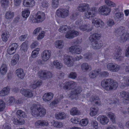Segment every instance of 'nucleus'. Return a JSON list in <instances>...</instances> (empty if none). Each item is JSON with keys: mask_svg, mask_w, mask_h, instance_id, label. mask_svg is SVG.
<instances>
[{"mask_svg": "<svg viewBox=\"0 0 129 129\" xmlns=\"http://www.w3.org/2000/svg\"><path fill=\"white\" fill-rule=\"evenodd\" d=\"M89 5L87 4H82L79 5L78 7L79 11L83 12L87 10V12L85 14L86 17L90 19L94 16L96 13V8L93 7L89 8Z\"/></svg>", "mask_w": 129, "mask_h": 129, "instance_id": "1", "label": "nucleus"}, {"mask_svg": "<svg viewBox=\"0 0 129 129\" xmlns=\"http://www.w3.org/2000/svg\"><path fill=\"white\" fill-rule=\"evenodd\" d=\"M101 85L104 89L108 91L114 90L118 86L117 82L110 78L103 80L101 82Z\"/></svg>", "mask_w": 129, "mask_h": 129, "instance_id": "2", "label": "nucleus"}, {"mask_svg": "<svg viewBox=\"0 0 129 129\" xmlns=\"http://www.w3.org/2000/svg\"><path fill=\"white\" fill-rule=\"evenodd\" d=\"M31 115L35 117H43L46 113L45 109L36 104H33L30 108Z\"/></svg>", "mask_w": 129, "mask_h": 129, "instance_id": "3", "label": "nucleus"}, {"mask_svg": "<svg viewBox=\"0 0 129 129\" xmlns=\"http://www.w3.org/2000/svg\"><path fill=\"white\" fill-rule=\"evenodd\" d=\"M101 35L97 33H94L90 37L89 40L91 43L92 48L95 49H100L103 45L102 42L98 41L100 38Z\"/></svg>", "mask_w": 129, "mask_h": 129, "instance_id": "4", "label": "nucleus"}, {"mask_svg": "<svg viewBox=\"0 0 129 129\" xmlns=\"http://www.w3.org/2000/svg\"><path fill=\"white\" fill-rule=\"evenodd\" d=\"M56 14L59 18H64L67 17L69 15V7L67 6L66 8H59L56 11Z\"/></svg>", "mask_w": 129, "mask_h": 129, "instance_id": "5", "label": "nucleus"}, {"mask_svg": "<svg viewBox=\"0 0 129 129\" xmlns=\"http://www.w3.org/2000/svg\"><path fill=\"white\" fill-rule=\"evenodd\" d=\"M67 30L68 32L65 35V37L68 39H70L72 38L73 36V31L71 30V27L70 26L68 27L66 25H62L60 26L58 30L62 33H66Z\"/></svg>", "mask_w": 129, "mask_h": 129, "instance_id": "6", "label": "nucleus"}, {"mask_svg": "<svg viewBox=\"0 0 129 129\" xmlns=\"http://www.w3.org/2000/svg\"><path fill=\"white\" fill-rule=\"evenodd\" d=\"M45 18V14L42 12L39 11L37 13L36 17L33 21L34 23H39L43 21Z\"/></svg>", "mask_w": 129, "mask_h": 129, "instance_id": "7", "label": "nucleus"}, {"mask_svg": "<svg viewBox=\"0 0 129 129\" xmlns=\"http://www.w3.org/2000/svg\"><path fill=\"white\" fill-rule=\"evenodd\" d=\"M74 88L73 91V99L77 100L78 98V94L80 93L82 91V89L80 87L77 86L76 83L73 81V89Z\"/></svg>", "mask_w": 129, "mask_h": 129, "instance_id": "8", "label": "nucleus"}, {"mask_svg": "<svg viewBox=\"0 0 129 129\" xmlns=\"http://www.w3.org/2000/svg\"><path fill=\"white\" fill-rule=\"evenodd\" d=\"M95 16V15L91 19H92V23H93L95 26L97 27H101L103 26L104 25V23L103 21L98 18L94 17Z\"/></svg>", "mask_w": 129, "mask_h": 129, "instance_id": "9", "label": "nucleus"}, {"mask_svg": "<svg viewBox=\"0 0 129 129\" xmlns=\"http://www.w3.org/2000/svg\"><path fill=\"white\" fill-rule=\"evenodd\" d=\"M107 67L108 70L113 72L118 71L120 68L119 66L118 65L112 63H108Z\"/></svg>", "mask_w": 129, "mask_h": 129, "instance_id": "10", "label": "nucleus"}, {"mask_svg": "<svg viewBox=\"0 0 129 129\" xmlns=\"http://www.w3.org/2000/svg\"><path fill=\"white\" fill-rule=\"evenodd\" d=\"M51 52L50 50H46L43 51L41 54L42 60L44 62L46 61L50 57Z\"/></svg>", "mask_w": 129, "mask_h": 129, "instance_id": "11", "label": "nucleus"}, {"mask_svg": "<svg viewBox=\"0 0 129 129\" xmlns=\"http://www.w3.org/2000/svg\"><path fill=\"white\" fill-rule=\"evenodd\" d=\"M20 92L25 97L28 98L32 97L33 95L32 91L29 89L22 88L20 90Z\"/></svg>", "mask_w": 129, "mask_h": 129, "instance_id": "12", "label": "nucleus"}, {"mask_svg": "<svg viewBox=\"0 0 129 129\" xmlns=\"http://www.w3.org/2000/svg\"><path fill=\"white\" fill-rule=\"evenodd\" d=\"M97 119L102 125L107 124L109 121L108 118L105 115H100L97 118Z\"/></svg>", "mask_w": 129, "mask_h": 129, "instance_id": "13", "label": "nucleus"}, {"mask_svg": "<svg viewBox=\"0 0 129 129\" xmlns=\"http://www.w3.org/2000/svg\"><path fill=\"white\" fill-rule=\"evenodd\" d=\"M49 123L47 120H40L37 121L35 123V126L38 128H39L41 126H47Z\"/></svg>", "mask_w": 129, "mask_h": 129, "instance_id": "14", "label": "nucleus"}, {"mask_svg": "<svg viewBox=\"0 0 129 129\" xmlns=\"http://www.w3.org/2000/svg\"><path fill=\"white\" fill-rule=\"evenodd\" d=\"M53 94L52 93L49 92L45 93L43 96V100L45 102H48L50 101L52 98Z\"/></svg>", "mask_w": 129, "mask_h": 129, "instance_id": "15", "label": "nucleus"}, {"mask_svg": "<svg viewBox=\"0 0 129 129\" xmlns=\"http://www.w3.org/2000/svg\"><path fill=\"white\" fill-rule=\"evenodd\" d=\"M90 101L91 102H94L95 104L100 106L101 105V102L100 99L96 95H92L90 97Z\"/></svg>", "mask_w": 129, "mask_h": 129, "instance_id": "16", "label": "nucleus"}, {"mask_svg": "<svg viewBox=\"0 0 129 129\" xmlns=\"http://www.w3.org/2000/svg\"><path fill=\"white\" fill-rule=\"evenodd\" d=\"M12 120L13 121V123L17 125H21L24 124L25 123V121L22 118H20L17 119L15 117L12 118Z\"/></svg>", "mask_w": 129, "mask_h": 129, "instance_id": "17", "label": "nucleus"}, {"mask_svg": "<svg viewBox=\"0 0 129 129\" xmlns=\"http://www.w3.org/2000/svg\"><path fill=\"white\" fill-rule=\"evenodd\" d=\"M72 58V56H70L66 55L64 56L63 59L64 63L69 67H71L73 65L72 63L71 62V60Z\"/></svg>", "mask_w": 129, "mask_h": 129, "instance_id": "18", "label": "nucleus"}, {"mask_svg": "<svg viewBox=\"0 0 129 129\" xmlns=\"http://www.w3.org/2000/svg\"><path fill=\"white\" fill-rule=\"evenodd\" d=\"M16 75L18 79H22L24 77L25 74L22 69H17L15 71Z\"/></svg>", "mask_w": 129, "mask_h": 129, "instance_id": "19", "label": "nucleus"}, {"mask_svg": "<svg viewBox=\"0 0 129 129\" xmlns=\"http://www.w3.org/2000/svg\"><path fill=\"white\" fill-rule=\"evenodd\" d=\"M99 9L101 12L105 13L104 14L106 15H108L111 11L110 8L106 5L103 6L102 7H101L99 8Z\"/></svg>", "mask_w": 129, "mask_h": 129, "instance_id": "20", "label": "nucleus"}, {"mask_svg": "<svg viewBox=\"0 0 129 129\" xmlns=\"http://www.w3.org/2000/svg\"><path fill=\"white\" fill-rule=\"evenodd\" d=\"M120 94L123 97L124 100L123 102L126 104L128 103L129 102V93L128 92L122 91L120 92Z\"/></svg>", "mask_w": 129, "mask_h": 129, "instance_id": "21", "label": "nucleus"}, {"mask_svg": "<svg viewBox=\"0 0 129 129\" xmlns=\"http://www.w3.org/2000/svg\"><path fill=\"white\" fill-rule=\"evenodd\" d=\"M125 28L123 26H120L116 29L115 30V35L118 36L124 33L125 31Z\"/></svg>", "mask_w": 129, "mask_h": 129, "instance_id": "22", "label": "nucleus"}, {"mask_svg": "<svg viewBox=\"0 0 129 129\" xmlns=\"http://www.w3.org/2000/svg\"><path fill=\"white\" fill-rule=\"evenodd\" d=\"M35 4V2L33 0H24L23 2V5L26 7H32Z\"/></svg>", "mask_w": 129, "mask_h": 129, "instance_id": "23", "label": "nucleus"}, {"mask_svg": "<svg viewBox=\"0 0 129 129\" xmlns=\"http://www.w3.org/2000/svg\"><path fill=\"white\" fill-rule=\"evenodd\" d=\"M100 72L99 69L92 71L89 73V76L91 78H94L99 74Z\"/></svg>", "mask_w": 129, "mask_h": 129, "instance_id": "24", "label": "nucleus"}, {"mask_svg": "<svg viewBox=\"0 0 129 129\" xmlns=\"http://www.w3.org/2000/svg\"><path fill=\"white\" fill-rule=\"evenodd\" d=\"M14 12L10 11H8L5 14V17L7 20H11L13 19L14 17Z\"/></svg>", "mask_w": 129, "mask_h": 129, "instance_id": "25", "label": "nucleus"}, {"mask_svg": "<svg viewBox=\"0 0 129 129\" xmlns=\"http://www.w3.org/2000/svg\"><path fill=\"white\" fill-rule=\"evenodd\" d=\"M55 118L58 119H62L66 117V114L64 112H60L56 113L55 114Z\"/></svg>", "mask_w": 129, "mask_h": 129, "instance_id": "26", "label": "nucleus"}, {"mask_svg": "<svg viewBox=\"0 0 129 129\" xmlns=\"http://www.w3.org/2000/svg\"><path fill=\"white\" fill-rule=\"evenodd\" d=\"M10 37L9 32L7 31L3 32L2 34V39L3 41L5 42H7Z\"/></svg>", "mask_w": 129, "mask_h": 129, "instance_id": "27", "label": "nucleus"}, {"mask_svg": "<svg viewBox=\"0 0 129 129\" xmlns=\"http://www.w3.org/2000/svg\"><path fill=\"white\" fill-rule=\"evenodd\" d=\"M28 41H26L22 43L20 46V49L21 51L24 52H26L27 50Z\"/></svg>", "mask_w": 129, "mask_h": 129, "instance_id": "28", "label": "nucleus"}, {"mask_svg": "<svg viewBox=\"0 0 129 129\" xmlns=\"http://www.w3.org/2000/svg\"><path fill=\"white\" fill-rule=\"evenodd\" d=\"M82 49L81 47L78 45H74V46H73V51H74L75 54H80L82 51Z\"/></svg>", "mask_w": 129, "mask_h": 129, "instance_id": "29", "label": "nucleus"}, {"mask_svg": "<svg viewBox=\"0 0 129 129\" xmlns=\"http://www.w3.org/2000/svg\"><path fill=\"white\" fill-rule=\"evenodd\" d=\"M7 65L5 64H3L0 68V72L1 74L3 75L5 74L7 72Z\"/></svg>", "mask_w": 129, "mask_h": 129, "instance_id": "30", "label": "nucleus"}, {"mask_svg": "<svg viewBox=\"0 0 129 129\" xmlns=\"http://www.w3.org/2000/svg\"><path fill=\"white\" fill-rule=\"evenodd\" d=\"M123 15L122 13H117L115 14L114 17L116 19L121 21L123 19Z\"/></svg>", "mask_w": 129, "mask_h": 129, "instance_id": "31", "label": "nucleus"}, {"mask_svg": "<svg viewBox=\"0 0 129 129\" xmlns=\"http://www.w3.org/2000/svg\"><path fill=\"white\" fill-rule=\"evenodd\" d=\"M55 44V47L59 49L62 48L63 46V43L62 40H58L56 41Z\"/></svg>", "mask_w": 129, "mask_h": 129, "instance_id": "32", "label": "nucleus"}, {"mask_svg": "<svg viewBox=\"0 0 129 129\" xmlns=\"http://www.w3.org/2000/svg\"><path fill=\"white\" fill-rule=\"evenodd\" d=\"M90 116H93L96 114L98 111V109L97 108L91 107L90 108Z\"/></svg>", "mask_w": 129, "mask_h": 129, "instance_id": "33", "label": "nucleus"}, {"mask_svg": "<svg viewBox=\"0 0 129 129\" xmlns=\"http://www.w3.org/2000/svg\"><path fill=\"white\" fill-rule=\"evenodd\" d=\"M129 37V34L128 33H124L121 36L120 40L123 42H125L128 39Z\"/></svg>", "mask_w": 129, "mask_h": 129, "instance_id": "34", "label": "nucleus"}, {"mask_svg": "<svg viewBox=\"0 0 129 129\" xmlns=\"http://www.w3.org/2000/svg\"><path fill=\"white\" fill-rule=\"evenodd\" d=\"M65 85L63 87L64 89H70L73 86V82L72 81L66 82L65 83Z\"/></svg>", "mask_w": 129, "mask_h": 129, "instance_id": "35", "label": "nucleus"}, {"mask_svg": "<svg viewBox=\"0 0 129 129\" xmlns=\"http://www.w3.org/2000/svg\"><path fill=\"white\" fill-rule=\"evenodd\" d=\"M81 68L82 70L87 71L88 70H91V66L87 63H83L81 65Z\"/></svg>", "mask_w": 129, "mask_h": 129, "instance_id": "36", "label": "nucleus"}, {"mask_svg": "<svg viewBox=\"0 0 129 129\" xmlns=\"http://www.w3.org/2000/svg\"><path fill=\"white\" fill-rule=\"evenodd\" d=\"M16 114L18 116L24 118L26 116L25 112L21 110H18L16 112Z\"/></svg>", "mask_w": 129, "mask_h": 129, "instance_id": "37", "label": "nucleus"}, {"mask_svg": "<svg viewBox=\"0 0 129 129\" xmlns=\"http://www.w3.org/2000/svg\"><path fill=\"white\" fill-rule=\"evenodd\" d=\"M108 116L110 118L113 123L115 122V116L113 113L111 112H109L108 113Z\"/></svg>", "mask_w": 129, "mask_h": 129, "instance_id": "38", "label": "nucleus"}, {"mask_svg": "<svg viewBox=\"0 0 129 129\" xmlns=\"http://www.w3.org/2000/svg\"><path fill=\"white\" fill-rule=\"evenodd\" d=\"M46 74V73H45V71H39L38 73V75L40 79L45 80V76Z\"/></svg>", "mask_w": 129, "mask_h": 129, "instance_id": "39", "label": "nucleus"}, {"mask_svg": "<svg viewBox=\"0 0 129 129\" xmlns=\"http://www.w3.org/2000/svg\"><path fill=\"white\" fill-rule=\"evenodd\" d=\"M53 64L55 67L58 69L61 68L62 67L61 63L59 62L57 60H54L53 62Z\"/></svg>", "mask_w": 129, "mask_h": 129, "instance_id": "40", "label": "nucleus"}, {"mask_svg": "<svg viewBox=\"0 0 129 129\" xmlns=\"http://www.w3.org/2000/svg\"><path fill=\"white\" fill-rule=\"evenodd\" d=\"M30 12L27 10H25L22 12V16L23 18H27L29 16Z\"/></svg>", "mask_w": 129, "mask_h": 129, "instance_id": "41", "label": "nucleus"}, {"mask_svg": "<svg viewBox=\"0 0 129 129\" xmlns=\"http://www.w3.org/2000/svg\"><path fill=\"white\" fill-rule=\"evenodd\" d=\"M63 125V124L61 122H58L57 121H54L53 125L57 128H60Z\"/></svg>", "mask_w": 129, "mask_h": 129, "instance_id": "42", "label": "nucleus"}, {"mask_svg": "<svg viewBox=\"0 0 129 129\" xmlns=\"http://www.w3.org/2000/svg\"><path fill=\"white\" fill-rule=\"evenodd\" d=\"M105 3L107 5L113 7H115L116 4L110 0H105Z\"/></svg>", "mask_w": 129, "mask_h": 129, "instance_id": "43", "label": "nucleus"}, {"mask_svg": "<svg viewBox=\"0 0 129 129\" xmlns=\"http://www.w3.org/2000/svg\"><path fill=\"white\" fill-rule=\"evenodd\" d=\"M8 0H2L1 4L2 7L6 8L7 7L8 4Z\"/></svg>", "mask_w": 129, "mask_h": 129, "instance_id": "44", "label": "nucleus"}, {"mask_svg": "<svg viewBox=\"0 0 129 129\" xmlns=\"http://www.w3.org/2000/svg\"><path fill=\"white\" fill-rule=\"evenodd\" d=\"M6 104L2 100H0V111H3L5 107Z\"/></svg>", "mask_w": 129, "mask_h": 129, "instance_id": "45", "label": "nucleus"}, {"mask_svg": "<svg viewBox=\"0 0 129 129\" xmlns=\"http://www.w3.org/2000/svg\"><path fill=\"white\" fill-rule=\"evenodd\" d=\"M59 0H52V5L54 8L57 7L59 4Z\"/></svg>", "mask_w": 129, "mask_h": 129, "instance_id": "46", "label": "nucleus"}, {"mask_svg": "<svg viewBox=\"0 0 129 129\" xmlns=\"http://www.w3.org/2000/svg\"><path fill=\"white\" fill-rule=\"evenodd\" d=\"M88 121L87 119H82L80 120V123L82 126H85L88 123Z\"/></svg>", "mask_w": 129, "mask_h": 129, "instance_id": "47", "label": "nucleus"}, {"mask_svg": "<svg viewBox=\"0 0 129 129\" xmlns=\"http://www.w3.org/2000/svg\"><path fill=\"white\" fill-rule=\"evenodd\" d=\"M7 51L8 54L11 55L14 54L16 51L9 46L7 49Z\"/></svg>", "mask_w": 129, "mask_h": 129, "instance_id": "48", "label": "nucleus"}, {"mask_svg": "<svg viewBox=\"0 0 129 129\" xmlns=\"http://www.w3.org/2000/svg\"><path fill=\"white\" fill-rule=\"evenodd\" d=\"M92 54L89 52H87L84 55V58L86 59L89 60H91L92 59Z\"/></svg>", "mask_w": 129, "mask_h": 129, "instance_id": "49", "label": "nucleus"}, {"mask_svg": "<svg viewBox=\"0 0 129 129\" xmlns=\"http://www.w3.org/2000/svg\"><path fill=\"white\" fill-rule=\"evenodd\" d=\"M45 73H46L45 76V79L47 78H50L52 77V73L50 72L45 71Z\"/></svg>", "mask_w": 129, "mask_h": 129, "instance_id": "50", "label": "nucleus"}, {"mask_svg": "<svg viewBox=\"0 0 129 129\" xmlns=\"http://www.w3.org/2000/svg\"><path fill=\"white\" fill-rule=\"evenodd\" d=\"M114 58L115 59L117 60L118 61H120L123 60L124 57L121 55L117 56H114Z\"/></svg>", "mask_w": 129, "mask_h": 129, "instance_id": "51", "label": "nucleus"}, {"mask_svg": "<svg viewBox=\"0 0 129 129\" xmlns=\"http://www.w3.org/2000/svg\"><path fill=\"white\" fill-rule=\"evenodd\" d=\"M100 75L103 77H108L109 75V73L107 71H104L100 73Z\"/></svg>", "mask_w": 129, "mask_h": 129, "instance_id": "52", "label": "nucleus"}, {"mask_svg": "<svg viewBox=\"0 0 129 129\" xmlns=\"http://www.w3.org/2000/svg\"><path fill=\"white\" fill-rule=\"evenodd\" d=\"M80 114V112L79 110L76 108H73V115H79Z\"/></svg>", "mask_w": 129, "mask_h": 129, "instance_id": "53", "label": "nucleus"}, {"mask_svg": "<svg viewBox=\"0 0 129 129\" xmlns=\"http://www.w3.org/2000/svg\"><path fill=\"white\" fill-rule=\"evenodd\" d=\"M45 36V32L43 31L41 32V33L39 34L37 37V39L39 40L42 39Z\"/></svg>", "mask_w": 129, "mask_h": 129, "instance_id": "54", "label": "nucleus"}, {"mask_svg": "<svg viewBox=\"0 0 129 129\" xmlns=\"http://www.w3.org/2000/svg\"><path fill=\"white\" fill-rule=\"evenodd\" d=\"M49 4L48 2L46 1H43L42 3L41 6L43 8H46L49 6Z\"/></svg>", "mask_w": 129, "mask_h": 129, "instance_id": "55", "label": "nucleus"}, {"mask_svg": "<svg viewBox=\"0 0 129 129\" xmlns=\"http://www.w3.org/2000/svg\"><path fill=\"white\" fill-rule=\"evenodd\" d=\"M3 89L6 94H8L9 93L10 91V87L9 86H7L6 87L4 88Z\"/></svg>", "mask_w": 129, "mask_h": 129, "instance_id": "56", "label": "nucleus"}, {"mask_svg": "<svg viewBox=\"0 0 129 129\" xmlns=\"http://www.w3.org/2000/svg\"><path fill=\"white\" fill-rule=\"evenodd\" d=\"M124 77V83L126 85L129 86V76H125Z\"/></svg>", "mask_w": 129, "mask_h": 129, "instance_id": "57", "label": "nucleus"}, {"mask_svg": "<svg viewBox=\"0 0 129 129\" xmlns=\"http://www.w3.org/2000/svg\"><path fill=\"white\" fill-rule=\"evenodd\" d=\"M114 24V21L111 19L108 20L107 22V25L109 26H111Z\"/></svg>", "mask_w": 129, "mask_h": 129, "instance_id": "58", "label": "nucleus"}, {"mask_svg": "<svg viewBox=\"0 0 129 129\" xmlns=\"http://www.w3.org/2000/svg\"><path fill=\"white\" fill-rule=\"evenodd\" d=\"M116 53L114 56H118L121 55V49L120 47H118L116 49Z\"/></svg>", "mask_w": 129, "mask_h": 129, "instance_id": "59", "label": "nucleus"}, {"mask_svg": "<svg viewBox=\"0 0 129 129\" xmlns=\"http://www.w3.org/2000/svg\"><path fill=\"white\" fill-rule=\"evenodd\" d=\"M80 119L77 117H75L73 119V123L79 124L80 123Z\"/></svg>", "mask_w": 129, "mask_h": 129, "instance_id": "60", "label": "nucleus"}, {"mask_svg": "<svg viewBox=\"0 0 129 129\" xmlns=\"http://www.w3.org/2000/svg\"><path fill=\"white\" fill-rule=\"evenodd\" d=\"M10 46L16 51L18 47V45L17 43H14L12 44Z\"/></svg>", "mask_w": 129, "mask_h": 129, "instance_id": "61", "label": "nucleus"}, {"mask_svg": "<svg viewBox=\"0 0 129 129\" xmlns=\"http://www.w3.org/2000/svg\"><path fill=\"white\" fill-rule=\"evenodd\" d=\"M4 129H11V125L8 123H6L3 125Z\"/></svg>", "mask_w": 129, "mask_h": 129, "instance_id": "62", "label": "nucleus"}, {"mask_svg": "<svg viewBox=\"0 0 129 129\" xmlns=\"http://www.w3.org/2000/svg\"><path fill=\"white\" fill-rule=\"evenodd\" d=\"M27 34H25L19 37V40L21 41H24L27 37Z\"/></svg>", "mask_w": 129, "mask_h": 129, "instance_id": "63", "label": "nucleus"}, {"mask_svg": "<svg viewBox=\"0 0 129 129\" xmlns=\"http://www.w3.org/2000/svg\"><path fill=\"white\" fill-rule=\"evenodd\" d=\"M41 29L42 28L40 27H38L34 30L33 32V34L34 35H36L41 30Z\"/></svg>", "mask_w": 129, "mask_h": 129, "instance_id": "64", "label": "nucleus"}]
</instances>
